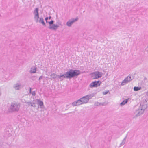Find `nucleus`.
<instances>
[{"instance_id": "1", "label": "nucleus", "mask_w": 148, "mask_h": 148, "mask_svg": "<svg viewBox=\"0 0 148 148\" xmlns=\"http://www.w3.org/2000/svg\"><path fill=\"white\" fill-rule=\"evenodd\" d=\"M80 73V71L78 70H70L64 73L66 78L70 79L77 76Z\"/></svg>"}, {"instance_id": "2", "label": "nucleus", "mask_w": 148, "mask_h": 148, "mask_svg": "<svg viewBox=\"0 0 148 148\" xmlns=\"http://www.w3.org/2000/svg\"><path fill=\"white\" fill-rule=\"evenodd\" d=\"M20 107V104L16 102L12 103L10 107L9 110L12 112H18Z\"/></svg>"}, {"instance_id": "3", "label": "nucleus", "mask_w": 148, "mask_h": 148, "mask_svg": "<svg viewBox=\"0 0 148 148\" xmlns=\"http://www.w3.org/2000/svg\"><path fill=\"white\" fill-rule=\"evenodd\" d=\"M94 96L93 94H89L80 98L83 104L88 103L89 100Z\"/></svg>"}, {"instance_id": "4", "label": "nucleus", "mask_w": 148, "mask_h": 148, "mask_svg": "<svg viewBox=\"0 0 148 148\" xmlns=\"http://www.w3.org/2000/svg\"><path fill=\"white\" fill-rule=\"evenodd\" d=\"M39 8H36L33 12V14L34 15V18L36 22L37 23L38 21L39 18V14L38 12Z\"/></svg>"}, {"instance_id": "5", "label": "nucleus", "mask_w": 148, "mask_h": 148, "mask_svg": "<svg viewBox=\"0 0 148 148\" xmlns=\"http://www.w3.org/2000/svg\"><path fill=\"white\" fill-rule=\"evenodd\" d=\"M147 108V106L146 105H143L142 107H141L136 111V113L138 116H139L142 114L145 109Z\"/></svg>"}, {"instance_id": "6", "label": "nucleus", "mask_w": 148, "mask_h": 148, "mask_svg": "<svg viewBox=\"0 0 148 148\" xmlns=\"http://www.w3.org/2000/svg\"><path fill=\"white\" fill-rule=\"evenodd\" d=\"M102 73L99 71H96L91 74V77L93 79H98L101 77Z\"/></svg>"}, {"instance_id": "7", "label": "nucleus", "mask_w": 148, "mask_h": 148, "mask_svg": "<svg viewBox=\"0 0 148 148\" xmlns=\"http://www.w3.org/2000/svg\"><path fill=\"white\" fill-rule=\"evenodd\" d=\"M101 83V82L99 81H94L91 83L89 85L90 88L97 87L98 86H99Z\"/></svg>"}, {"instance_id": "8", "label": "nucleus", "mask_w": 148, "mask_h": 148, "mask_svg": "<svg viewBox=\"0 0 148 148\" xmlns=\"http://www.w3.org/2000/svg\"><path fill=\"white\" fill-rule=\"evenodd\" d=\"M78 18L77 17L75 18H73L69 20L66 23L67 26L68 27H70L75 22L78 21Z\"/></svg>"}, {"instance_id": "9", "label": "nucleus", "mask_w": 148, "mask_h": 148, "mask_svg": "<svg viewBox=\"0 0 148 148\" xmlns=\"http://www.w3.org/2000/svg\"><path fill=\"white\" fill-rule=\"evenodd\" d=\"M133 79L132 78L131 76H128L123 80L121 84V85L123 86L126 84L127 83L130 81H131Z\"/></svg>"}, {"instance_id": "10", "label": "nucleus", "mask_w": 148, "mask_h": 148, "mask_svg": "<svg viewBox=\"0 0 148 148\" xmlns=\"http://www.w3.org/2000/svg\"><path fill=\"white\" fill-rule=\"evenodd\" d=\"M13 88L15 90H20L21 88V84L19 82H17L13 86Z\"/></svg>"}, {"instance_id": "11", "label": "nucleus", "mask_w": 148, "mask_h": 148, "mask_svg": "<svg viewBox=\"0 0 148 148\" xmlns=\"http://www.w3.org/2000/svg\"><path fill=\"white\" fill-rule=\"evenodd\" d=\"M59 27V25L58 24H54L51 25H49L48 28L50 29L56 31Z\"/></svg>"}, {"instance_id": "12", "label": "nucleus", "mask_w": 148, "mask_h": 148, "mask_svg": "<svg viewBox=\"0 0 148 148\" xmlns=\"http://www.w3.org/2000/svg\"><path fill=\"white\" fill-rule=\"evenodd\" d=\"M65 78H66V77H65L64 74L61 75V74L60 75H58V80H60V81H62Z\"/></svg>"}, {"instance_id": "13", "label": "nucleus", "mask_w": 148, "mask_h": 148, "mask_svg": "<svg viewBox=\"0 0 148 148\" xmlns=\"http://www.w3.org/2000/svg\"><path fill=\"white\" fill-rule=\"evenodd\" d=\"M36 67L35 66L32 67L30 70V73H36Z\"/></svg>"}, {"instance_id": "14", "label": "nucleus", "mask_w": 148, "mask_h": 148, "mask_svg": "<svg viewBox=\"0 0 148 148\" xmlns=\"http://www.w3.org/2000/svg\"><path fill=\"white\" fill-rule=\"evenodd\" d=\"M38 21H39V23H41L43 26L45 27L46 26V24L44 22L43 18L42 17H41L40 18Z\"/></svg>"}, {"instance_id": "15", "label": "nucleus", "mask_w": 148, "mask_h": 148, "mask_svg": "<svg viewBox=\"0 0 148 148\" xmlns=\"http://www.w3.org/2000/svg\"><path fill=\"white\" fill-rule=\"evenodd\" d=\"M50 76L51 78H50L51 80H52V79H55L56 78H58V75L55 73L51 74L50 75Z\"/></svg>"}, {"instance_id": "16", "label": "nucleus", "mask_w": 148, "mask_h": 148, "mask_svg": "<svg viewBox=\"0 0 148 148\" xmlns=\"http://www.w3.org/2000/svg\"><path fill=\"white\" fill-rule=\"evenodd\" d=\"M107 104L105 103H100L99 102H96L94 103V105L95 106H98L101 105L103 106Z\"/></svg>"}, {"instance_id": "17", "label": "nucleus", "mask_w": 148, "mask_h": 148, "mask_svg": "<svg viewBox=\"0 0 148 148\" xmlns=\"http://www.w3.org/2000/svg\"><path fill=\"white\" fill-rule=\"evenodd\" d=\"M37 102L38 103V105L40 106V108H42V106L43 105V102L40 100L39 99L37 100Z\"/></svg>"}, {"instance_id": "18", "label": "nucleus", "mask_w": 148, "mask_h": 148, "mask_svg": "<svg viewBox=\"0 0 148 148\" xmlns=\"http://www.w3.org/2000/svg\"><path fill=\"white\" fill-rule=\"evenodd\" d=\"M129 99L128 98L127 99H126L124 100H123L120 104V105L121 106H122L123 105H124L126 104L128 100Z\"/></svg>"}, {"instance_id": "19", "label": "nucleus", "mask_w": 148, "mask_h": 148, "mask_svg": "<svg viewBox=\"0 0 148 148\" xmlns=\"http://www.w3.org/2000/svg\"><path fill=\"white\" fill-rule=\"evenodd\" d=\"M76 102L77 103V106H79L83 104L80 98L78 100H77L76 101Z\"/></svg>"}, {"instance_id": "20", "label": "nucleus", "mask_w": 148, "mask_h": 148, "mask_svg": "<svg viewBox=\"0 0 148 148\" xmlns=\"http://www.w3.org/2000/svg\"><path fill=\"white\" fill-rule=\"evenodd\" d=\"M126 137H125L124 139L122 140V142L120 144V146H121L122 145H123L125 143L126 140Z\"/></svg>"}, {"instance_id": "21", "label": "nucleus", "mask_w": 148, "mask_h": 148, "mask_svg": "<svg viewBox=\"0 0 148 148\" xmlns=\"http://www.w3.org/2000/svg\"><path fill=\"white\" fill-rule=\"evenodd\" d=\"M141 89V87H134V90L135 91H138Z\"/></svg>"}, {"instance_id": "22", "label": "nucleus", "mask_w": 148, "mask_h": 148, "mask_svg": "<svg viewBox=\"0 0 148 148\" xmlns=\"http://www.w3.org/2000/svg\"><path fill=\"white\" fill-rule=\"evenodd\" d=\"M54 22V21L53 20H51V21H49L48 22V23L49 24V25H51L54 24L53 23Z\"/></svg>"}, {"instance_id": "23", "label": "nucleus", "mask_w": 148, "mask_h": 148, "mask_svg": "<svg viewBox=\"0 0 148 148\" xmlns=\"http://www.w3.org/2000/svg\"><path fill=\"white\" fill-rule=\"evenodd\" d=\"M72 105L73 106H77V103L76 101H75L74 102H73L72 103Z\"/></svg>"}, {"instance_id": "24", "label": "nucleus", "mask_w": 148, "mask_h": 148, "mask_svg": "<svg viewBox=\"0 0 148 148\" xmlns=\"http://www.w3.org/2000/svg\"><path fill=\"white\" fill-rule=\"evenodd\" d=\"M25 103L27 104L28 106L30 105V104H31V102H27L25 101Z\"/></svg>"}, {"instance_id": "25", "label": "nucleus", "mask_w": 148, "mask_h": 148, "mask_svg": "<svg viewBox=\"0 0 148 148\" xmlns=\"http://www.w3.org/2000/svg\"><path fill=\"white\" fill-rule=\"evenodd\" d=\"M108 91H105V92H103V94L104 95H106V94H107L108 93Z\"/></svg>"}, {"instance_id": "26", "label": "nucleus", "mask_w": 148, "mask_h": 148, "mask_svg": "<svg viewBox=\"0 0 148 148\" xmlns=\"http://www.w3.org/2000/svg\"><path fill=\"white\" fill-rule=\"evenodd\" d=\"M57 23L58 25H61V22L60 21H58L57 22Z\"/></svg>"}, {"instance_id": "27", "label": "nucleus", "mask_w": 148, "mask_h": 148, "mask_svg": "<svg viewBox=\"0 0 148 148\" xmlns=\"http://www.w3.org/2000/svg\"><path fill=\"white\" fill-rule=\"evenodd\" d=\"M35 104H36L35 102H34V103H33V105H32V106L34 107H35L36 106Z\"/></svg>"}, {"instance_id": "28", "label": "nucleus", "mask_w": 148, "mask_h": 148, "mask_svg": "<svg viewBox=\"0 0 148 148\" xmlns=\"http://www.w3.org/2000/svg\"><path fill=\"white\" fill-rule=\"evenodd\" d=\"M35 104H36L35 102H34V103H33V105H32V106L34 107H35L36 106Z\"/></svg>"}, {"instance_id": "29", "label": "nucleus", "mask_w": 148, "mask_h": 148, "mask_svg": "<svg viewBox=\"0 0 148 148\" xmlns=\"http://www.w3.org/2000/svg\"><path fill=\"white\" fill-rule=\"evenodd\" d=\"M32 95H35V92L34 91V92H32Z\"/></svg>"}, {"instance_id": "30", "label": "nucleus", "mask_w": 148, "mask_h": 148, "mask_svg": "<svg viewBox=\"0 0 148 148\" xmlns=\"http://www.w3.org/2000/svg\"><path fill=\"white\" fill-rule=\"evenodd\" d=\"M33 103H34V101H33V102H31V104H30V106H32V105H33Z\"/></svg>"}, {"instance_id": "31", "label": "nucleus", "mask_w": 148, "mask_h": 148, "mask_svg": "<svg viewBox=\"0 0 148 148\" xmlns=\"http://www.w3.org/2000/svg\"><path fill=\"white\" fill-rule=\"evenodd\" d=\"M48 19H48V17H46L45 18V21H46V20L47 21L48 20Z\"/></svg>"}, {"instance_id": "32", "label": "nucleus", "mask_w": 148, "mask_h": 148, "mask_svg": "<svg viewBox=\"0 0 148 148\" xmlns=\"http://www.w3.org/2000/svg\"><path fill=\"white\" fill-rule=\"evenodd\" d=\"M42 78V76H40L39 78V80H40Z\"/></svg>"}, {"instance_id": "33", "label": "nucleus", "mask_w": 148, "mask_h": 148, "mask_svg": "<svg viewBox=\"0 0 148 148\" xmlns=\"http://www.w3.org/2000/svg\"><path fill=\"white\" fill-rule=\"evenodd\" d=\"M48 18L49 20H50L51 18V16H49V17H48Z\"/></svg>"}, {"instance_id": "34", "label": "nucleus", "mask_w": 148, "mask_h": 148, "mask_svg": "<svg viewBox=\"0 0 148 148\" xmlns=\"http://www.w3.org/2000/svg\"><path fill=\"white\" fill-rule=\"evenodd\" d=\"M146 94L147 96H148V91L146 92Z\"/></svg>"}, {"instance_id": "35", "label": "nucleus", "mask_w": 148, "mask_h": 148, "mask_svg": "<svg viewBox=\"0 0 148 148\" xmlns=\"http://www.w3.org/2000/svg\"><path fill=\"white\" fill-rule=\"evenodd\" d=\"M31 88H29V92L30 93H31Z\"/></svg>"}, {"instance_id": "36", "label": "nucleus", "mask_w": 148, "mask_h": 148, "mask_svg": "<svg viewBox=\"0 0 148 148\" xmlns=\"http://www.w3.org/2000/svg\"><path fill=\"white\" fill-rule=\"evenodd\" d=\"M45 21H46V23H48V22H49V21H47V20Z\"/></svg>"}, {"instance_id": "37", "label": "nucleus", "mask_w": 148, "mask_h": 148, "mask_svg": "<svg viewBox=\"0 0 148 148\" xmlns=\"http://www.w3.org/2000/svg\"><path fill=\"white\" fill-rule=\"evenodd\" d=\"M147 46H148V45H147Z\"/></svg>"}]
</instances>
